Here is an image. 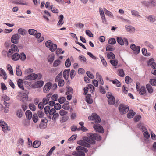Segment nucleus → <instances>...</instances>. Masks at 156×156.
<instances>
[{"label":"nucleus","instance_id":"nucleus-1","mask_svg":"<svg viewBox=\"0 0 156 156\" xmlns=\"http://www.w3.org/2000/svg\"><path fill=\"white\" fill-rule=\"evenodd\" d=\"M83 139V140L78 141L77 144L89 148L90 147V145L87 143L94 144L96 142L95 140L98 141L101 140V137L100 135L96 134L89 133L88 134V137L84 136Z\"/></svg>","mask_w":156,"mask_h":156},{"label":"nucleus","instance_id":"nucleus-2","mask_svg":"<svg viewBox=\"0 0 156 156\" xmlns=\"http://www.w3.org/2000/svg\"><path fill=\"white\" fill-rule=\"evenodd\" d=\"M76 149V151L72 153L73 155L76 156H85V153L88 151L87 149L81 146L77 147Z\"/></svg>","mask_w":156,"mask_h":156},{"label":"nucleus","instance_id":"nucleus-3","mask_svg":"<svg viewBox=\"0 0 156 156\" xmlns=\"http://www.w3.org/2000/svg\"><path fill=\"white\" fill-rule=\"evenodd\" d=\"M119 109L121 114H124L128 112L129 108L128 106L120 104L119 107Z\"/></svg>","mask_w":156,"mask_h":156},{"label":"nucleus","instance_id":"nucleus-4","mask_svg":"<svg viewBox=\"0 0 156 156\" xmlns=\"http://www.w3.org/2000/svg\"><path fill=\"white\" fill-rule=\"evenodd\" d=\"M117 41L119 44L121 45L125 44L126 46H127L128 44V40L126 38H124L122 39L121 37H117Z\"/></svg>","mask_w":156,"mask_h":156},{"label":"nucleus","instance_id":"nucleus-5","mask_svg":"<svg viewBox=\"0 0 156 156\" xmlns=\"http://www.w3.org/2000/svg\"><path fill=\"white\" fill-rule=\"evenodd\" d=\"M29 92L27 90H24L23 92L20 96V101L24 102L27 100Z\"/></svg>","mask_w":156,"mask_h":156},{"label":"nucleus","instance_id":"nucleus-6","mask_svg":"<svg viewBox=\"0 0 156 156\" xmlns=\"http://www.w3.org/2000/svg\"><path fill=\"white\" fill-rule=\"evenodd\" d=\"M88 119L90 120H95V122L97 123H100L101 121L100 117L95 113L93 114L91 116H89Z\"/></svg>","mask_w":156,"mask_h":156},{"label":"nucleus","instance_id":"nucleus-7","mask_svg":"<svg viewBox=\"0 0 156 156\" xmlns=\"http://www.w3.org/2000/svg\"><path fill=\"white\" fill-rule=\"evenodd\" d=\"M93 128L96 131H98L100 133L104 132V129L102 126L99 124H96L93 126Z\"/></svg>","mask_w":156,"mask_h":156},{"label":"nucleus","instance_id":"nucleus-8","mask_svg":"<svg viewBox=\"0 0 156 156\" xmlns=\"http://www.w3.org/2000/svg\"><path fill=\"white\" fill-rule=\"evenodd\" d=\"M20 38V35L18 34H16L12 36L11 38V41L14 44H17L19 42Z\"/></svg>","mask_w":156,"mask_h":156},{"label":"nucleus","instance_id":"nucleus-9","mask_svg":"<svg viewBox=\"0 0 156 156\" xmlns=\"http://www.w3.org/2000/svg\"><path fill=\"white\" fill-rule=\"evenodd\" d=\"M19 51V50L17 46L14 44H12L11 46V49L9 50L8 54L11 55L13 52H17Z\"/></svg>","mask_w":156,"mask_h":156},{"label":"nucleus","instance_id":"nucleus-10","mask_svg":"<svg viewBox=\"0 0 156 156\" xmlns=\"http://www.w3.org/2000/svg\"><path fill=\"white\" fill-rule=\"evenodd\" d=\"M38 77L37 74L32 73L25 77V79L27 80H32L36 79Z\"/></svg>","mask_w":156,"mask_h":156},{"label":"nucleus","instance_id":"nucleus-11","mask_svg":"<svg viewBox=\"0 0 156 156\" xmlns=\"http://www.w3.org/2000/svg\"><path fill=\"white\" fill-rule=\"evenodd\" d=\"M147 21L151 23H153L156 21V17L153 15H151L145 16Z\"/></svg>","mask_w":156,"mask_h":156},{"label":"nucleus","instance_id":"nucleus-12","mask_svg":"<svg viewBox=\"0 0 156 156\" xmlns=\"http://www.w3.org/2000/svg\"><path fill=\"white\" fill-rule=\"evenodd\" d=\"M130 48L135 51L136 54H138L140 51V46H136L134 44H132L130 46Z\"/></svg>","mask_w":156,"mask_h":156},{"label":"nucleus","instance_id":"nucleus-13","mask_svg":"<svg viewBox=\"0 0 156 156\" xmlns=\"http://www.w3.org/2000/svg\"><path fill=\"white\" fill-rule=\"evenodd\" d=\"M52 86L51 83L50 82L47 83L44 87V91L45 93L48 92L51 88Z\"/></svg>","mask_w":156,"mask_h":156},{"label":"nucleus","instance_id":"nucleus-14","mask_svg":"<svg viewBox=\"0 0 156 156\" xmlns=\"http://www.w3.org/2000/svg\"><path fill=\"white\" fill-rule=\"evenodd\" d=\"M139 91V94L141 95L145 94V96H147V93L146 92V88L144 86H142L138 90Z\"/></svg>","mask_w":156,"mask_h":156},{"label":"nucleus","instance_id":"nucleus-15","mask_svg":"<svg viewBox=\"0 0 156 156\" xmlns=\"http://www.w3.org/2000/svg\"><path fill=\"white\" fill-rule=\"evenodd\" d=\"M0 125L1 126L3 131L5 132L8 130V126L7 124L4 121H0Z\"/></svg>","mask_w":156,"mask_h":156},{"label":"nucleus","instance_id":"nucleus-16","mask_svg":"<svg viewBox=\"0 0 156 156\" xmlns=\"http://www.w3.org/2000/svg\"><path fill=\"white\" fill-rule=\"evenodd\" d=\"M69 69H65L63 72V75L64 78L66 80H67L69 76Z\"/></svg>","mask_w":156,"mask_h":156},{"label":"nucleus","instance_id":"nucleus-17","mask_svg":"<svg viewBox=\"0 0 156 156\" xmlns=\"http://www.w3.org/2000/svg\"><path fill=\"white\" fill-rule=\"evenodd\" d=\"M36 36V37L37 38H38V41L39 42H41L44 39V37H41V34L40 33H37H37L36 34H35Z\"/></svg>","mask_w":156,"mask_h":156},{"label":"nucleus","instance_id":"nucleus-18","mask_svg":"<svg viewBox=\"0 0 156 156\" xmlns=\"http://www.w3.org/2000/svg\"><path fill=\"white\" fill-rule=\"evenodd\" d=\"M91 94H88L86 97V101L88 104H92L93 102V100L90 98Z\"/></svg>","mask_w":156,"mask_h":156},{"label":"nucleus","instance_id":"nucleus-19","mask_svg":"<svg viewBox=\"0 0 156 156\" xmlns=\"http://www.w3.org/2000/svg\"><path fill=\"white\" fill-rule=\"evenodd\" d=\"M146 88L148 91V93L151 94L153 93V89L151 86L149 84L146 85Z\"/></svg>","mask_w":156,"mask_h":156},{"label":"nucleus","instance_id":"nucleus-20","mask_svg":"<svg viewBox=\"0 0 156 156\" xmlns=\"http://www.w3.org/2000/svg\"><path fill=\"white\" fill-rule=\"evenodd\" d=\"M25 115L26 117L28 119L30 120L31 119L32 116V114L30 110H27L25 112Z\"/></svg>","mask_w":156,"mask_h":156},{"label":"nucleus","instance_id":"nucleus-21","mask_svg":"<svg viewBox=\"0 0 156 156\" xmlns=\"http://www.w3.org/2000/svg\"><path fill=\"white\" fill-rule=\"evenodd\" d=\"M135 115V112L132 110H130L127 114V117L129 118H132Z\"/></svg>","mask_w":156,"mask_h":156},{"label":"nucleus","instance_id":"nucleus-22","mask_svg":"<svg viewBox=\"0 0 156 156\" xmlns=\"http://www.w3.org/2000/svg\"><path fill=\"white\" fill-rule=\"evenodd\" d=\"M41 144V142L40 141L35 140L33 144V147L34 148H37Z\"/></svg>","mask_w":156,"mask_h":156},{"label":"nucleus","instance_id":"nucleus-23","mask_svg":"<svg viewBox=\"0 0 156 156\" xmlns=\"http://www.w3.org/2000/svg\"><path fill=\"white\" fill-rule=\"evenodd\" d=\"M20 58L19 55L17 53L14 54L12 56V58L14 61H17Z\"/></svg>","mask_w":156,"mask_h":156},{"label":"nucleus","instance_id":"nucleus-24","mask_svg":"<svg viewBox=\"0 0 156 156\" xmlns=\"http://www.w3.org/2000/svg\"><path fill=\"white\" fill-rule=\"evenodd\" d=\"M115 98L113 96L108 98V103L109 105H113L115 103Z\"/></svg>","mask_w":156,"mask_h":156},{"label":"nucleus","instance_id":"nucleus-25","mask_svg":"<svg viewBox=\"0 0 156 156\" xmlns=\"http://www.w3.org/2000/svg\"><path fill=\"white\" fill-rule=\"evenodd\" d=\"M59 18L60 19L57 23V25L58 26H61L64 23V22H63V19L64 18L62 14L60 15Z\"/></svg>","mask_w":156,"mask_h":156},{"label":"nucleus","instance_id":"nucleus-26","mask_svg":"<svg viewBox=\"0 0 156 156\" xmlns=\"http://www.w3.org/2000/svg\"><path fill=\"white\" fill-rule=\"evenodd\" d=\"M12 2L16 4L27 5V3H23V0H12Z\"/></svg>","mask_w":156,"mask_h":156},{"label":"nucleus","instance_id":"nucleus-27","mask_svg":"<svg viewBox=\"0 0 156 156\" xmlns=\"http://www.w3.org/2000/svg\"><path fill=\"white\" fill-rule=\"evenodd\" d=\"M131 13L132 15L137 17H140L141 16L140 15L139 12L137 11L134 10H131Z\"/></svg>","mask_w":156,"mask_h":156},{"label":"nucleus","instance_id":"nucleus-28","mask_svg":"<svg viewBox=\"0 0 156 156\" xmlns=\"http://www.w3.org/2000/svg\"><path fill=\"white\" fill-rule=\"evenodd\" d=\"M17 84L19 87L22 89L24 90L23 86V80L22 79H19L17 81Z\"/></svg>","mask_w":156,"mask_h":156},{"label":"nucleus","instance_id":"nucleus-29","mask_svg":"<svg viewBox=\"0 0 156 156\" xmlns=\"http://www.w3.org/2000/svg\"><path fill=\"white\" fill-rule=\"evenodd\" d=\"M104 10L105 12L106 15H107L109 16L110 17L113 18V15L111 12L105 8H104Z\"/></svg>","mask_w":156,"mask_h":156},{"label":"nucleus","instance_id":"nucleus-30","mask_svg":"<svg viewBox=\"0 0 156 156\" xmlns=\"http://www.w3.org/2000/svg\"><path fill=\"white\" fill-rule=\"evenodd\" d=\"M107 58L111 60L115 58V55L112 52H110L108 53L107 55Z\"/></svg>","mask_w":156,"mask_h":156},{"label":"nucleus","instance_id":"nucleus-31","mask_svg":"<svg viewBox=\"0 0 156 156\" xmlns=\"http://www.w3.org/2000/svg\"><path fill=\"white\" fill-rule=\"evenodd\" d=\"M18 33L24 36L26 35L27 32L24 29L20 28L18 30Z\"/></svg>","mask_w":156,"mask_h":156},{"label":"nucleus","instance_id":"nucleus-32","mask_svg":"<svg viewBox=\"0 0 156 156\" xmlns=\"http://www.w3.org/2000/svg\"><path fill=\"white\" fill-rule=\"evenodd\" d=\"M7 70L9 72L10 74L12 75H13V69L11 66L9 64H8L7 66Z\"/></svg>","mask_w":156,"mask_h":156},{"label":"nucleus","instance_id":"nucleus-33","mask_svg":"<svg viewBox=\"0 0 156 156\" xmlns=\"http://www.w3.org/2000/svg\"><path fill=\"white\" fill-rule=\"evenodd\" d=\"M16 115L17 117L19 118H21L23 116V112L21 109H20L18 110L16 112Z\"/></svg>","mask_w":156,"mask_h":156},{"label":"nucleus","instance_id":"nucleus-34","mask_svg":"<svg viewBox=\"0 0 156 156\" xmlns=\"http://www.w3.org/2000/svg\"><path fill=\"white\" fill-rule=\"evenodd\" d=\"M37 31L33 29H30L28 30V32L30 35H35L37 33Z\"/></svg>","mask_w":156,"mask_h":156},{"label":"nucleus","instance_id":"nucleus-35","mask_svg":"<svg viewBox=\"0 0 156 156\" xmlns=\"http://www.w3.org/2000/svg\"><path fill=\"white\" fill-rule=\"evenodd\" d=\"M20 66H18L16 67V73L18 76H21L22 75V72L21 69L19 68Z\"/></svg>","mask_w":156,"mask_h":156},{"label":"nucleus","instance_id":"nucleus-36","mask_svg":"<svg viewBox=\"0 0 156 156\" xmlns=\"http://www.w3.org/2000/svg\"><path fill=\"white\" fill-rule=\"evenodd\" d=\"M57 47L56 44H53L51 46L49 47V50L51 52H54L55 51V50L57 49Z\"/></svg>","mask_w":156,"mask_h":156},{"label":"nucleus","instance_id":"nucleus-37","mask_svg":"<svg viewBox=\"0 0 156 156\" xmlns=\"http://www.w3.org/2000/svg\"><path fill=\"white\" fill-rule=\"evenodd\" d=\"M65 64V66L67 68L69 67L70 66L71 62L69 58H68L66 60Z\"/></svg>","mask_w":156,"mask_h":156},{"label":"nucleus","instance_id":"nucleus-38","mask_svg":"<svg viewBox=\"0 0 156 156\" xmlns=\"http://www.w3.org/2000/svg\"><path fill=\"white\" fill-rule=\"evenodd\" d=\"M44 84V82L43 81H37L36 83V85L37 87H42Z\"/></svg>","mask_w":156,"mask_h":156},{"label":"nucleus","instance_id":"nucleus-39","mask_svg":"<svg viewBox=\"0 0 156 156\" xmlns=\"http://www.w3.org/2000/svg\"><path fill=\"white\" fill-rule=\"evenodd\" d=\"M110 63L113 66H116L118 63V61L116 60H110Z\"/></svg>","mask_w":156,"mask_h":156},{"label":"nucleus","instance_id":"nucleus-40","mask_svg":"<svg viewBox=\"0 0 156 156\" xmlns=\"http://www.w3.org/2000/svg\"><path fill=\"white\" fill-rule=\"evenodd\" d=\"M118 75L120 77H123L124 76L125 74L123 69H120L118 70Z\"/></svg>","mask_w":156,"mask_h":156},{"label":"nucleus","instance_id":"nucleus-41","mask_svg":"<svg viewBox=\"0 0 156 156\" xmlns=\"http://www.w3.org/2000/svg\"><path fill=\"white\" fill-rule=\"evenodd\" d=\"M20 59L22 61H24L26 58V56L23 52L21 53L19 55Z\"/></svg>","mask_w":156,"mask_h":156},{"label":"nucleus","instance_id":"nucleus-42","mask_svg":"<svg viewBox=\"0 0 156 156\" xmlns=\"http://www.w3.org/2000/svg\"><path fill=\"white\" fill-rule=\"evenodd\" d=\"M109 44L113 45L116 43V40L114 38H111L110 39L108 42Z\"/></svg>","mask_w":156,"mask_h":156},{"label":"nucleus","instance_id":"nucleus-43","mask_svg":"<svg viewBox=\"0 0 156 156\" xmlns=\"http://www.w3.org/2000/svg\"><path fill=\"white\" fill-rule=\"evenodd\" d=\"M150 83L152 86H156V79H150Z\"/></svg>","mask_w":156,"mask_h":156},{"label":"nucleus","instance_id":"nucleus-44","mask_svg":"<svg viewBox=\"0 0 156 156\" xmlns=\"http://www.w3.org/2000/svg\"><path fill=\"white\" fill-rule=\"evenodd\" d=\"M29 108L33 111H34L36 110V106L33 103H30L29 105Z\"/></svg>","mask_w":156,"mask_h":156},{"label":"nucleus","instance_id":"nucleus-45","mask_svg":"<svg viewBox=\"0 0 156 156\" xmlns=\"http://www.w3.org/2000/svg\"><path fill=\"white\" fill-rule=\"evenodd\" d=\"M115 49V48L113 46L110 45H108L106 47V51H113Z\"/></svg>","mask_w":156,"mask_h":156},{"label":"nucleus","instance_id":"nucleus-46","mask_svg":"<svg viewBox=\"0 0 156 156\" xmlns=\"http://www.w3.org/2000/svg\"><path fill=\"white\" fill-rule=\"evenodd\" d=\"M61 62V61L59 60H56L54 61L53 66L54 67H56L59 66Z\"/></svg>","mask_w":156,"mask_h":156},{"label":"nucleus","instance_id":"nucleus-47","mask_svg":"<svg viewBox=\"0 0 156 156\" xmlns=\"http://www.w3.org/2000/svg\"><path fill=\"white\" fill-rule=\"evenodd\" d=\"M37 114L40 118H42L45 115L44 113L41 111L39 110L37 112Z\"/></svg>","mask_w":156,"mask_h":156},{"label":"nucleus","instance_id":"nucleus-48","mask_svg":"<svg viewBox=\"0 0 156 156\" xmlns=\"http://www.w3.org/2000/svg\"><path fill=\"white\" fill-rule=\"evenodd\" d=\"M100 57L101 59V62L103 63V65L105 66L106 67L107 66V63L105 61V60L104 59V58L101 55L100 56Z\"/></svg>","mask_w":156,"mask_h":156},{"label":"nucleus","instance_id":"nucleus-49","mask_svg":"<svg viewBox=\"0 0 156 156\" xmlns=\"http://www.w3.org/2000/svg\"><path fill=\"white\" fill-rule=\"evenodd\" d=\"M50 106H47L45 107L44 111L46 114L47 115L49 113L50 111Z\"/></svg>","mask_w":156,"mask_h":156},{"label":"nucleus","instance_id":"nucleus-50","mask_svg":"<svg viewBox=\"0 0 156 156\" xmlns=\"http://www.w3.org/2000/svg\"><path fill=\"white\" fill-rule=\"evenodd\" d=\"M125 81L126 83L127 84L129 83L132 81L131 79L128 76L125 77Z\"/></svg>","mask_w":156,"mask_h":156},{"label":"nucleus","instance_id":"nucleus-51","mask_svg":"<svg viewBox=\"0 0 156 156\" xmlns=\"http://www.w3.org/2000/svg\"><path fill=\"white\" fill-rule=\"evenodd\" d=\"M32 119L34 123H36L38 121V116L37 114H34L33 115L32 117Z\"/></svg>","mask_w":156,"mask_h":156},{"label":"nucleus","instance_id":"nucleus-52","mask_svg":"<svg viewBox=\"0 0 156 156\" xmlns=\"http://www.w3.org/2000/svg\"><path fill=\"white\" fill-rule=\"evenodd\" d=\"M66 100V99L65 97H60L58 100L59 102L61 104L64 103Z\"/></svg>","mask_w":156,"mask_h":156},{"label":"nucleus","instance_id":"nucleus-53","mask_svg":"<svg viewBox=\"0 0 156 156\" xmlns=\"http://www.w3.org/2000/svg\"><path fill=\"white\" fill-rule=\"evenodd\" d=\"M54 108L56 110H59L61 108V106L59 103H56L54 106Z\"/></svg>","mask_w":156,"mask_h":156},{"label":"nucleus","instance_id":"nucleus-54","mask_svg":"<svg viewBox=\"0 0 156 156\" xmlns=\"http://www.w3.org/2000/svg\"><path fill=\"white\" fill-rule=\"evenodd\" d=\"M53 44L51 40H48L46 42L45 44L47 47L49 48Z\"/></svg>","mask_w":156,"mask_h":156},{"label":"nucleus","instance_id":"nucleus-55","mask_svg":"<svg viewBox=\"0 0 156 156\" xmlns=\"http://www.w3.org/2000/svg\"><path fill=\"white\" fill-rule=\"evenodd\" d=\"M54 59V55H51V56H48V61L51 63L53 62Z\"/></svg>","mask_w":156,"mask_h":156},{"label":"nucleus","instance_id":"nucleus-56","mask_svg":"<svg viewBox=\"0 0 156 156\" xmlns=\"http://www.w3.org/2000/svg\"><path fill=\"white\" fill-rule=\"evenodd\" d=\"M75 74L76 72L73 69L71 71L70 74V76L71 79H72L74 77L75 75Z\"/></svg>","mask_w":156,"mask_h":156},{"label":"nucleus","instance_id":"nucleus-57","mask_svg":"<svg viewBox=\"0 0 156 156\" xmlns=\"http://www.w3.org/2000/svg\"><path fill=\"white\" fill-rule=\"evenodd\" d=\"M59 116V114L58 113H56L53 115L52 119L55 122H56V119L58 118Z\"/></svg>","mask_w":156,"mask_h":156},{"label":"nucleus","instance_id":"nucleus-58","mask_svg":"<svg viewBox=\"0 0 156 156\" xmlns=\"http://www.w3.org/2000/svg\"><path fill=\"white\" fill-rule=\"evenodd\" d=\"M64 81L63 79L60 80L58 81V85L60 87H62L64 84Z\"/></svg>","mask_w":156,"mask_h":156},{"label":"nucleus","instance_id":"nucleus-59","mask_svg":"<svg viewBox=\"0 0 156 156\" xmlns=\"http://www.w3.org/2000/svg\"><path fill=\"white\" fill-rule=\"evenodd\" d=\"M67 113V111L62 109L59 112L60 115L62 116H64L66 115Z\"/></svg>","mask_w":156,"mask_h":156},{"label":"nucleus","instance_id":"nucleus-60","mask_svg":"<svg viewBox=\"0 0 156 156\" xmlns=\"http://www.w3.org/2000/svg\"><path fill=\"white\" fill-rule=\"evenodd\" d=\"M47 124L41 123L39 126V128L41 129H45L47 127Z\"/></svg>","mask_w":156,"mask_h":156},{"label":"nucleus","instance_id":"nucleus-61","mask_svg":"<svg viewBox=\"0 0 156 156\" xmlns=\"http://www.w3.org/2000/svg\"><path fill=\"white\" fill-rule=\"evenodd\" d=\"M138 126L140 128L142 129L143 132H144V131L145 132V131H147V129L143 125L141 126V124H139Z\"/></svg>","mask_w":156,"mask_h":156},{"label":"nucleus","instance_id":"nucleus-62","mask_svg":"<svg viewBox=\"0 0 156 156\" xmlns=\"http://www.w3.org/2000/svg\"><path fill=\"white\" fill-rule=\"evenodd\" d=\"M58 98V95L57 94H55L51 97V99L54 101H57Z\"/></svg>","mask_w":156,"mask_h":156},{"label":"nucleus","instance_id":"nucleus-63","mask_svg":"<svg viewBox=\"0 0 156 156\" xmlns=\"http://www.w3.org/2000/svg\"><path fill=\"white\" fill-rule=\"evenodd\" d=\"M77 136L76 135H73L69 139L68 141H72L74 140L77 137Z\"/></svg>","mask_w":156,"mask_h":156},{"label":"nucleus","instance_id":"nucleus-64","mask_svg":"<svg viewBox=\"0 0 156 156\" xmlns=\"http://www.w3.org/2000/svg\"><path fill=\"white\" fill-rule=\"evenodd\" d=\"M56 112V110L55 108H52L50 110V111L49 113L50 115H52L54 114H55Z\"/></svg>","mask_w":156,"mask_h":156}]
</instances>
